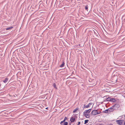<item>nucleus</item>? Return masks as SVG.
<instances>
[{
  "mask_svg": "<svg viewBox=\"0 0 125 125\" xmlns=\"http://www.w3.org/2000/svg\"><path fill=\"white\" fill-rule=\"evenodd\" d=\"M69 125H71V123H69Z\"/></svg>",
  "mask_w": 125,
  "mask_h": 125,
  "instance_id": "nucleus-25",
  "label": "nucleus"
},
{
  "mask_svg": "<svg viewBox=\"0 0 125 125\" xmlns=\"http://www.w3.org/2000/svg\"><path fill=\"white\" fill-rule=\"evenodd\" d=\"M114 110V109L112 107H110L104 111V112L105 113H109L113 111Z\"/></svg>",
  "mask_w": 125,
  "mask_h": 125,
  "instance_id": "nucleus-1",
  "label": "nucleus"
},
{
  "mask_svg": "<svg viewBox=\"0 0 125 125\" xmlns=\"http://www.w3.org/2000/svg\"><path fill=\"white\" fill-rule=\"evenodd\" d=\"M116 101V100L114 98H111V102H115Z\"/></svg>",
  "mask_w": 125,
  "mask_h": 125,
  "instance_id": "nucleus-9",
  "label": "nucleus"
},
{
  "mask_svg": "<svg viewBox=\"0 0 125 125\" xmlns=\"http://www.w3.org/2000/svg\"><path fill=\"white\" fill-rule=\"evenodd\" d=\"M124 125H125V120L124 121Z\"/></svg>",
  "mask_w": 125,
  "mask_h": 125,
  "instance_id": "nucleus-26",
  "label": "nucleus"
},
{
  "mask_svg": "<svg viewBox=\"0 0 125 125\" xmlns=\"http://www.w3.org/2000/svg\"><path fill=\"white\" fill-rule=\"evenodd\" d=\"M111 98L110 97H109L107 98L106 100L107 101H111Z\"/></svg>",
  "mask_w": 125,
  "mask_h": 125,
  "instance_id": "nucleus-13",
  "label": "nucleus"
},
{
  "mask_svg": "<svg viewBox=\"0 0 125 125\" xmlns=\"http://www.w3.org/2000/svg\"><path fill=\"white\" fill-rule=\"evenodd\" d=\"M115 81H116L117 80V78H116V76H115Z\"/></svg>",
  "mask_w": 125,
  "mask_h": 125,
  "instance_id": "nucleus-23",
  "label": "nucleus"
},
{
  "mask_svg": "<svg viewBox=\"0 0 125 125\" xmlns=\"http://www.w3.org/2000/svg\"><path fill=\"white\" fill-rule=\"evenodd\" d=\"M8 79L7 78H5V80L3 81L5 83H6L8 81Z\"/></svg>",
  "mask_w": 125,
  "mask_h": 125,
  "instance_id": "nucleus-8",
  "label": "nucleus"
},
{
  "mask_svg": "<svg viewBox=\"0 0 125 125\" xmlns=\"http://www.w3.org/2000/svg\"><path fill=\"white\" fill-rule=\"evenodd\" d=\"M80 123H81L80 122H78V124L77 125H80Z\"/></svg>",
  "mask_w": 125,
  "mask_h": 125,
  "instance_id": "nucleus-22",
  "label": "nucleus"
},
{
  "mask_svg": "<svg viewBox=\"0 0 125 125\" xmlns=\"http://www.w3.org/2000/svg\"><path fill=\"white\" fill-rule=\"evenodd\" d=\"M88 5H86L85 7V9L86 10H87L88 9Z\"/></svg>",
  "mask_w": 125,
  "mask_h": 125,
  "instance_id": "nucleus-16",
  "label": "nucleus"
},
{
  "mask_svg": "<svg viewBox=\"0 0 125 125\" xmlns=\"http://www.w3.org/2000/svg\"><path fill=\"white\" fill-rule=\"evenodd\" d=\"M64 64H65L64 63V62H62V63L61 65H60V67H63L64 65Z\"/></svg>",
  "mask_w": 125,
  "mask_h": 125,
  "instance_id": "nucleus-10",
  "label": "nucleus"
},
{
  "mask_svg": "<svg viewBox=\"0 0 125 125\" xmlns=\"http://www.w3.org/2000/svg\"><path fill=\"white\" fill-rule=\"evenodd\" d=\"M88 104L90 106H90L92 104V103H90Z\"/></svg>",
  "mask_w": 125,
  "mask_h": 125,
  "instance_id": "nucleus-20",
  "label": "nucleus"
},
{
  "mask_svg": "<svg viewBox=\"0 0 125 125\" xmlns=\"http://www.w3.org/2000/svg\"><path fill=\"white\" fill-rule=\"evenodd\" d=\"M91 109H90L87 110H86L84 111L83 112V114L86 113H89L91 111Z\"/></svg>",
  "mask_w": 125,
  "mask_h": 125,
  "instance_id": "nucleus-6",
  "label": "nucleus"
},
{
  "mask_svg": "<svg viewBox=\"0 0 125 125\" xmlns=\"http://www.w3.org/2000/svg\"><path fill=\"white\" fill-rule=\"evenodd\" d=\"M99 125H103L102 124H99Z\"/></svg>",
  "mask_w": 125,
  "mask_h": 125,
  "instance_id": "nucleus-24",
  "label": "nucleus"
},
{
  "mask_svg": "<svg viewBox=\"0 0 125 125\" xmlns=\"http://www.w3.org/2000/svg\"><path fill=\"white\" fill-rule=\"evenodd\" d=\"M89 121V120H85L84 121V124H85L87 123Z\"/></svg>",
  "mask_w": 125,
  "mask_h": 125,
  "instance_id": "nucleus-14",
  "label": "nucleus"
},
{
  "mask_svg": "<svg viewBox=\"0 0 125 125\" xmlns=\"http://www.w3.org/2000/svg\"><path fill=\"white\" fill-rule=\"evenodd\" d=\"M53 86L54 88H55L56 89L57 88V87H56V84H55V83H53Z\"/></svg>",
  "mask_w": 125,
  "mask_h": 125,
  "instance_id": "nucleus-15",
  "label": "nucleus"
},
{
  "mask_svg": "<svg viewBox=\"0 0 125 125\" xmlns=\"http://www.w3.org/2000/svg\"><path fill=\"white\" fill-rule=\"evenodd\" d=\"M64 122L63 121H61V123H60V124L61 125H62V123H63V122Z\"/></svg>",
  "mask_w": 125,
  "mask_h": 125,
  "instance_id": "nucleus-21",
  "label": "nucleus"
},
{
  "mask_svg": "<svg viewBox=\"0 0 125 125\" xmlns=\"http://www.w3.org/2000/svg\"><path fill=\"white\" fill-rule=\"evenodd\" d=\"M89 107H90V106L88 104L87 105H84V107L83 108H88Z\"/></svg>",
  "mask_w": 125,
  "mask_h": 125,
  "instance_id": "nucleus-11",
  "label": "nucleus"
},
{
  "mask_svg": "<svg viewBox=\"0 0 125 125\" xmlns=\"http://www.w3.org/2000/svg\"><path fill=\"white\" fill-rule=\"evenodd\" d=\"M83 114V115L87 118H89L90 116V114H89V113H85Z\"/></svg>",
  "mask_w": 125,
  "mask_h": 125,
  "instance_id": "nucleus-5",
  "label": "nucleus"
},
{
  "mask_svg": "<svg viewBox=\"0 0 125 125\" xmlns=\"http://www.w3.org/2000/svg\"><path fill=\"white\" fill-rule=\"evenodd\" d=\"M75 118L73 117H71L70 121L71 122L73 123L75 121Z\"/></svg>",
  "mask_w": 125,
  "mask_h": 125,
  "instance_id": "nucleus-7",
  "label": "nucleus"
},
{
  "mask_svg": "<svg viewBox=\"0 0 125 125\" xmlns=\"http://www.w3.org/2000/svg\"><path fill=\"white\" fill-rule=\"evenodd\" d=\"M120 107V105L118 104H115L112 106L114 110H117Z\"/></svg>",
  "mask_w": 125,
  "mask_h": 125,
  "instance_id": "nucleus-4",
  "label": "nucleus"
},
{
  "mask_svg": "<svg viewBox=\"0 0 125 125\" xmlns=\"http://www.w3.org/2000/svg\"><path fill=\"white\" fill-rule=\"evenodd\" d=\"M68 123L67 122H64V124H63V125H68Z\"/></svg>",
  "mask_w": 125,
  "mask_h": 125,
  "instance_id": "nucleus-17",
  "label": "nucleus"
},
{
  "mask_svg": "<svg viewBox=\"0 0 125 125\" xmlns=\"http://www.w3.org/2000/svg\"><path fill=\"white\" fill-rule=\"evenodd\" d=\"M117 124L119 125H124V120H118L116 121Z\"/></svg>",
  "mask_w": 125,
  "mask_h": 125,
  "instance_id": "nucleus-2",
  "label": "nucleus"
},
{
  "mask_svg": "<svg viewBox=\"0 0 125 125\" xmlns=\"http://www.w3.org/2000/svg\"><path fill=\"white\" fill-rule=\"evenodd\" d=\"M100 112L98 113L97 110H96L92 111L91 112V114L93 115H94L97 114H100Z\"/></svg>",
  "mask_w": 125,
  "mask_h": 125,
  "instance_id": "nucleus-3",
  "label": "nucleus"
},
{
  "mask_svg": "<svg viewBox=\"0 0 125 125\" xmlns=\"http://www.w3.org/2000/svg\"><path fill=\"white\" fill-rule=\"evenodd\" d=\"M77 109H75L73 111V113H74L76 112L77 110Z\"/></svg>",
  "mask_w": 125,
  "mask_h": 125,
  "instance_id": "nucleus-19",
  "label": "nucleus"
},
{
  "mask_svg": "<svg viewBox=\"0 0 125 125\" xmlns=\"http://www.w3.org/2000/svg\"><path fill=\"white\" fill-rule=\"evenodd\" d=\"M12 28H13V27H8L6 29V30H9L11 29Z\"/></svg>",
  "mask_w": 125,
  "mask_h": 125,
  "instance_id": "nucleus-12",
  "label": "nucleus"
},
{
  "mask_svg": "<svg viewBox=\"0 0 125 125\" xmlns=\"http://www.w3.org/2000/svg\"><path fill=\"white\" fill-rule=\"evenodd\" d=\"M67 118L66 117H65L64 120H63L64 122H65V121L67 119Z\"/></svg>",
  "mask_w": 125,
  "mask_h": 125,
  "instance_id": "nucleus-18",
  "label": "nucleus"
}]
</instances>
